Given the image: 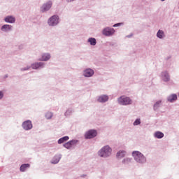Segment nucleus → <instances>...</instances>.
Segmentation results:
<instances>
[{"label":"nucleus","mask_w":179,"mask_h":179,"mask_svg":"<svg viewBox=\"0 0 179 179\" xmlns=\"http://www.w3.org/2000/svg\"><path fill=\"white\" fill-rule=\"evenodd\" d=\"M133 157L134 160L137 162V163H145L146 162V157L143 156V154L141 153L139 151H134L132 153Z\"/></svg>","instance_id":"f257e3e1"},{"label":"nucleus","mask_w":179,"mask_h":179,"mask_svg":"<svg viewBox=\"0 0 179 179\" xmlns=\"http://www.w3.org/2000/svg\"><path fill=\"white\" fill-rule=\"evenodd\" d=\"M111 148H110L108 145H106L99 152V155L101 157H108V156H110V155H111Z\"/></svg>","instance_id":"f03ea898"},{"label":"nucleus","mask_w":179,"mask_h":179,"mask_svg":"<svg viewBox=\"0 0 179 179\" xmlns=\"http://www.w3.org/2000/svg\"><path fill=\"white\" fill-rule=\"evenodd\" d=\"M118 103L122 106H128V104H131L132 103V101H131L129 97L122 96L118 99Z\"/></svg>","instance_id":"7ed1b4c3"},{"label":"nucleus","mask_w":179,"mask_h":179,"mask_svg":"<svg viewBox=\"0 0 179 179\" xmlns=\"http://www.w3.org/2000/svg\"><path fill=\"white\" fill-rule=\"evenodd\" d=\"M95 136H97V131L96 130H89L85 134V139H92Z\"/></svg>","instance_id":"20e7f679"},{"label":"nucleus","mask_w":179,"mask_h":179,"mask_svg":"<svg viewBox=\"0 0 179 179\" xmlns=\"http://www.w3.org/2000/svg\"><path fill=\"white\" fill-rule=\"evenodd\" d=\"M49 26H55L58 24V16L53 15L48 20Z\"/></svg>","instance_id":"39448f33"},{"label":"nucleus","mask_w":179,"mask_h":179,"mask_svg":"<svg viewBox=\"0 0 179 179\" xmlns=\"http://www.w3.org/2000/svg\"><path fill=\"white\" fill-rule=\"evenodd\" d=\"M22 127L26 131H29V129H31L33 128V124H31V121L27 120L23 122Z\"/></svg>","instance_id":"423d86ee"},{"label":"nucleus","mask_w":179,"mask_h":179,"mask_svg":"<svg viewBox=\"0 0 179 179\" xmlns=\"http://www.w3.org/2000/svg\"><path fill=\"white\" fill-rule=\"evenodd\" d=\"M115 33V31L113 28H106L103 30V34L104 36H113Z\"/></svg>","instance_id":"0eeeda50"},{"label":"nucleus","mask_w":179,"mask_h":179,"mask_svg":"<svg viewBox=\"0 0 179 179\" xmlns=\"http://www.w3.org/2000/svg\"><path fill=\"white\" fill-rule=\"evenodd\" d=\"M76 143H78L77 141L72 140L64 144V146L66 149H71V148H72L73 145H76Z\"/></svg>","instance_id":"6e6552de"},{"label":"nucleus","mask_w":179,"mask_h":179,"mask_svg":"<svg viewBox=\"0 0 179 179\" xmlns=\"http://www.w3.org/2000/svg\"><path fill=\"white\" fill-rule=\"evenodd\" d=\"M51 6H52V3H51V1H49L41 7V11L46 12V10H50V9H51Z\"/></svg>","instance_id":"1a4fd4ad"},{"label":"nucleus","mask_w":179,"mask_h":179,"mask_svg":"<svg viewBox=\"0 0 179 179\" xmlns=\"http://www.w3.org/2000/svg\"><path fill=\"white\" fill-rule=\"evenodd\" d=\"M94 74V71L90 69H86L84 71V76H85V78H90V76H93Z\"/></svg>","instance_id":"9d476101"},{"label":"nucleus","mask_w":179,"mask_h":179,"mask_svg":"<svg viewBox=\"0 0 179 179\" xmlns=\"http://www.w3.org/2000/svg\"><path fill=\"white\" fill-rule=\"evenodd\" d=\"M44 66V63L39 62V63H34L31 64L32 69H38V68H43Z\"/></svg>","instance_id":"9b49d317"},{"label":"nucleus","mask_w":179,"mask_h":179,"mask_svg":"<svg viewBox=\"0 0 179 179\" xmlns=\"http://www.w3.org/2000/svg\"><path fill=\"white\" fill-rule=\"evenodd\" d=\"M108 101V96L107 95H102L99 97L98 101L99 103H106V101Z\"/></svg>","instance_id":"f8f14e48"},{"label":"nucleus","mask_w":179,"mask_h":179,"mask_svg":"<svg viewBox=\"0 0 179 179\" xmlns=\"http://www.w3.org/2000/svg\"><path fill=\"white\" fill-rule=\"evenodd\" d=\"M50 58H51V55H50L49 53H44L43 55H42V57L41 59H40V61H48Z\"/></svg>","instance_id":"ddd939ff"},{"label":"nucleus","mask_w":179,"mask_h":179,"mask_svg":"<svg viewBox=\"0 0 179 179\" xmlns=\"http://www.w3.org/2000/svg\"><path fill=\"white\" fill-rule=\"evenodd\" d=\"M4 20L6 23H15V19L13 16H8Z\"/></svg>","instance_id":"4468645a"},{"label":"nucleus","mask_w":179,"mask_h":179,"mask_svg":"<svg viewBox=\"0 0 179 179\" xmlns=\"http://www.w3.org/2000/svg\"><path fill=\"white\" fill-rule=\"evenodd\" d=\"M176 100H177V94H173L168 97V101H169L170 103H173L176 101Z\"/></svg>","instance_id":"2eb2a0df"},{"label":"nucleus","mask_w":179,"mask_h":179,"mask_svg":"<svg viewBox=\"0 0 179 179\" xmlns=\"http://www.w3.org/2000/svg\"><path fill=\"white\" fill-rule=\"evenodd\" d=\"M29 167H30V164H24L21 165V166L20 168V170L22 172L26 171V170H27V169H29Z\"/></svg>","instance_id":"dca6fc26"},{"label":"nucleus","mask_w":179,"mask_h":179,"mask_svg":"<svg viewBox=\"0 0 179 179\" xmlns=\"http://www.w3.org/2000/svg\"><path fill=\"white\" fill-rule=\"evenodd\" d=\"M12 29V26L9 24H5L1 27V30L3 31H9V30Z\"/></svg>","instance_id":"f3484780"},{"label":"nucleus","mask_w":179,"mask_h":179,"mask_svg":"<svg viewBox=\"0 0 179 179\" xmlns=\"http://www.w3.org/2000/svg\"><path fill=\"white\" fill-rule=\"evenodd\" d=\"M69 137L68 136H66L59 139L58 143L61 145V143H64V142H66V141H69Z\"/></svg>","instance_id":"a211bd4d"},{"label":"nucleus","mask_w":179,"mask_h":179,"mask_svg":"<svg viewBox=\"0 0 179 179\" xmlns=\"http://www.w3.org/2000/svg\"><path fill=\"white\" fill-rule=\"evenodd\" d=\"M155 138H157V139H162V138H163V136H164V134L162 132L157 131L155 134Z\"/></svg>","instance_id":"6ab92c4d"},{"label":"nucleus","mask_w":179,"mask_h":179,"mask_svg":"<svg viewBox=\"0 0 179 179\" xmlns=\"http://www.w3.org/2000/svg\"><path fill=\"white\" fill-rule=\"evenodd\" d=\"M125 151H119L117 153V157H118V159H121L122 157H124V156H125Z\"/></svg>","instance_id":"aec40b11"},{"label":"nucleus","mask_w":179,"mask_h":179,"mask_svg":"<svg viewBox=\"0 0 179 179\" xmlns=\"http://www.w3.org/2000/svg\"><path fill=\"white\" fill-rule=\"evenodd\" d=\"M89 43H90L91 45H94L95 44H96V38H90L88 39Z\"/></svg>","instance_id":"412c9836"},{"label":"nucleus","mask_w":179,"mask_h":179,"mask_svg":"<svg viewBox=\"0 0 179 179\" xmlns=\"http://www.w3.org/2000/svg\"><path fill=\"white\" fill-rule=\"evenodd\" d=\"M163 36H164V33L163 32V31L159 30L157 34V36L159 38H163Z\"/></svg>","instance_id":"4be33fe9"},{"label":"nucleus","mask_w":179,"mask_h":179,"mask_svg":"<svg viewBox=\"0 0 179 179\" xmlns=\"http://www.w3.org/2000/svg\"><path fill=\"white\" fill-rule=\"evenodd\" d=\"M59 159H61L59 157L55 156L53 158L52 163H53V164H57V163H58L59 162Z\"/></svg>","instance_id":"5701e85b"},{"label":"nucleus","mask_w":179,"mask_h":179,"mask_svg":"<svg viewBox=\"0 0 179 179\" xmlns=\"http://www.w3.org/2000/svg\"><path fill=\"white\" fill-rule=\"evenodd\" d=\"M131 160H132V159L130 158H126V159H123L122 164H129V163H131Z\"/></svg>","instance_id":"b1692460"},{"label":"nucleus","mask_w":179,"mask_h":179,"mask_svg":"<svg viewBox=\"0 0 179 179\" xmlns=\"http://www.w3.org/2000/svg\"><path fill=\"white\" fill-rule=\"evenodd\" d=\"M162 103L161 101H158L155 103V104L154 105V109L155 110H157V108H159V107H160V103Z\"/></svg>","instance_id":"393cba45"},{"label":"nucleus","mask_w":179,"mask_h":179,"mask_svg":"<svg viewBox=\"0 0 179 179\" xmlns=\"http://www.w3.org/2000/svg\"><path fill=\"white\" fill-rule=\"evenodd\" d=\"M45 117L48 120H50V118L52 117V113L48 112L45 114Z\"/></svg>","instance_id":"a878e982"},{"label":"nucleus","mask_w":179,"mask_h":179,"mask_svg":"<svg viewBox=\"0 0 179 179\" xmlns=\"http://www.w3.org/2000/svg\"><path fill=\"white\" fill-rule=\"evenodd\" d=\"M141 124V119H137L136 121L134 122V125H139Z\"/></svg>","instance_id":"bb28decb"},{"label":"nucleus","mask_w":179,"mask_h":179,"mask_svg":"<svg viewBox=\"0 0 179 179\" xmlns=\"http://www.w3.org/2000/svg\"><path fill=\"white\" fill-rule=\"evenodd\" d=\"M121 23H117L113 25V27H117V26H120Z\"/></svg>","instance_id":"cd10ccee"},{"label":"nucleus","mask_w":179,"mask_h":179,"mask_svg":"<svg viewBox=\"0 0 179 179\" xmlns=\"http://www.w3.org/2000/svg\"><path fill=\"white\" fill-rule=\"evenodd\" d=\"M3 97V93L2 92H0V99H2Z\"/></svg>","instance_id":"c85d7f7f"},{"label":"nucleus","mask_w":179,"mask_h":179,"mask_svg":"<svg viewBox=\"0 0 179 179\" xmlns=\"http://www.w3.org/2000/svg\"><path fill=\"white\" fill-rule=\"evenodd\" d=\"M170 78L169 76H166V79L165 80V81L169 80Z\"/></svg>","instance_id":"c756f323"},{"label":"nucleus","mask_w":179,"mask_h":179,"mask_svg":"<svg viewBox=\"0 0 179 179\" xmlns=\"http://www.w3.org/2000/svg\"><path fill=\"white\" fill-rule=\"evenodd\" d=\"M161 1H165V0H161Z\"/></svg>","instance_id":"7c9ffc66"}]
</instances>
